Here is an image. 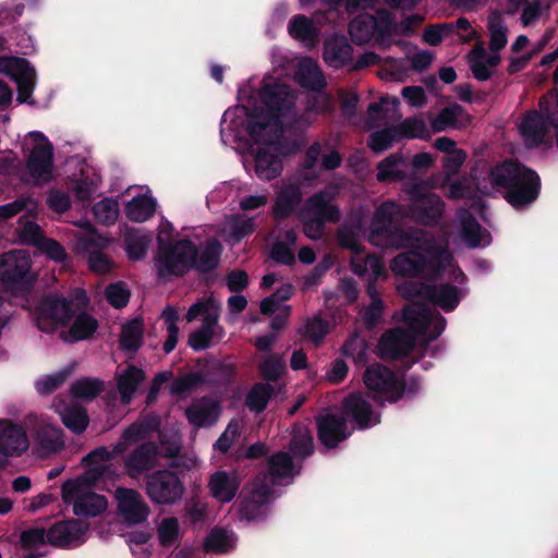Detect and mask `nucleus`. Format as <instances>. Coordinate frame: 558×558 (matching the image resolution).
Segmentation results:
<instances>
[{
  "instance_id": "f257e3e1",
  "label": "nucleus",
  "mask_w": 558,
  "mask_h": 558,
  "mask_svg": "<svg viewBox=\"0 0 558 558\" xmlns=\"http://www.w3.org/2000/svg\"><path fill=\"white\" fill-rule=\"evenodd\" d=\"M258 96L266 109L260 106L244 107L246 132L256 144L269 146L281 138L284 129L281 117L294 106L291 88L282 83H264Z\"/></svg>"
},
{
  "instance_id": "f03ea898",
  "label": "nucleus",
  "mask_w": 558,
  "mask_h": 558,
  "mask_svg": "<svg viewBox=\"0 0 558 558\" xmlns=\"http://www.w3.org/2000/svg\"><path fill=\"white\" fill-rule=\"evenodd\" d=\"M488 179L494 187L505 190L504 197L514 209L533 204L541 193L538 173L518 160L498 162L490 169Z\"/></svg>"
},
{
  "instance_id": "7ed1b4c3",
  "label": "nucleus",
  "mask_w": 558,
  "mask_h": 558,
  "mask_svg": "<svg viewBox=\"0 0 558 558\" xmlns=\"http://www.w3.org/2000/svg\"><path fill=\"white\" fill-rule=\"evenodd\" d=\"M397 209L398 206L393 202H385L376 209L372 220V236L383 238L387 245L398 248H418L423 242V231L397 227Z\"/></svg>"
},
{
  "instance_id": "20e7f679",
  "label": "nucleus",
  "mask_w": 558,
  "mask_h": 558,
  "mask_svg": "<svg viewBox=\"0 0 558 558\" xmlns=\"http://www.w3.org/2000/svg\"><path fill=\"white\" fill-rule=\"evenodd\" d=\"M158 253L156 268L159 278L183 277L191 270V260L196 253V244L189 238L167 243L157 238Z\"/></svg>"
},
{
  "instance_id": "39448f33",
  "label": "nucleus",
  "mask_w": 558,
  "mask_h": 558,
  "mask_svg": "<svg viewBox=\"0 0 558 558\" xmlns=\"http://www.w3.org/2000/svg\"><path fill=\"white\" fill-rule=\"evenodd\" d=\"M539 111L529 110L522 118L519 130L525 143L530 147H537L544 143L545 137L551 129L556 133V144L558 147V112L550 114L551 104L547 96H543L538 102Z\"/></svg>"
},
{
  "instance_id": "423d86ee",
  "label": "nucleus",
  "mask_w": 558,
  "mask_h": 558,
  "mask_svg": "<svg viewBox=\"0 0 558 558\" xmlns=\"http://www.w3.org/2000/svg\"><path fill=\"white\" fill-rule=\"evenodd\" d=\"M145 493L155 505L173 506L182 500L185 486L175 470L162 469L145 476Z\"/></svg>"
},
{
  "instance_id": "0eeeda50",
  "label": "nucleus",
  "mask_w": 558,
  "mask_h": 558,
  "mask_svg": "<svg viewBox=\"0 0 558 558\" xmlns=\"http://www.w3.org/2000/svg\"><path fill=\"white\" fill-rule=\"evenodd\" d=\"M32 260L22 253L9 252L0 255V282L12 293H27L35 279L31 275Z\"/></svg>"
},
{
  "instance_id": "6e6552de",
  "label": "nucleus",
  "mask_w": 558,
  "mask_h": 558,
  "mask_svg": "<svg viewBox=\"0 0 558 558\" xmlns=\"http://www.w3.org/2000/svg\"><path fill=\"white\" fill-rule=\"evenodd\" d=\"M74 314L72 300L50 293L43 296L35 308L36 326L44 332H52L59 327L66 326Z\"/></svg>"
},
{
  "instance_id": "1a4fd4ad",
  "label": "nucleus",
  "mask_w": 558,
  "mask_h": 558,
  "mask_svg": "<svg viewBox=\"0 0 558 558\" xmlns=\"http://www.w3.org/2000/svg\"><path fill=\"white\" fill-rule=\"evenodd\" d=\"M390 269L400 277H429L440 275L444 265L434 254H423L417 251H407L398 254L390 263Z\"/></svg>"
},
{
  "instance_id": "9d476101",
  "label": "nucleus",
  "mask_w": 558,
  "mask_h": 558,
  "mask_svg": "<svg viewBox=\"0 0 558 558\" xmlns=\"http://www.w3.org/2000/svg\"><path fill=\"white\" fill-rule=\"evenodd\" d=\"M363 381L371 391L386 395V400L390 403L398 402L405 393V380L399 379L389 367L379 363L366 368Z\"/></svg>"
},
{
  "instance_id": "9b49d317",
  "label": "nucleus",
  "mask_w": 558,
  "mask_h": 558,
  "mask_svg": "<svg viewBox=\"0 0 558 558\" xmlns=\"http://www.w3.org/2000/svg\"><path fill=\"white\" fill-rule=\"evenodd\" d=\"M272 488L263 481H255L253 487L246 494L241 492L238 498V513L242 520L262 521L265 520L269 504L272 500Z\"/></svg>"
},
{
  "instance_id": "f8f14e48",
  "label": "nucleus",
  "mask_w": 558,
  "mask_h": 558,
  "mask_svg": "<svg viewBox=\"0 0 558 558\" xmlns=\"http://www.w3.org/2000/svg\"><path fill=\"white\" fill-rule=\"evenodd\" d=\"M411 216L427 226L436 223L442 216L445 203L440 196L426 192L423 184L415 183L409 190Z\"/></svg>"
},
{
  "instance_id": "ddd939ff",
  "label": "nucleus",
  "mask_w": 558,
  "mask_h": 558,
  "mask_svg": "<svg viewBox=\"0 0 558 558\" xmlns=\"http://www.w3.org/2000/svg\"><path fill=\"white\" fill-rule=\"evenodd\" d=\"M409 295L422 296L445 312L454 311L461 301V291L451 283L412 284Z\"/></svg>"
},
{
  "instance_id": "4468645a",
  "label": "nucleus",
  "mask_w": 558,
  "mask_h": 558,
  "mask_svg": "<svg viewBox=\"0 0 558 558\" xmlns=\"http://www.w3.org/2000/svg\"><path fill=\"white\" fill-rule=\"evenodd\" d=\"M415 347V337L408 330L396 327L385 331L378 341V356L393 361L408 356Z\"/></svg>"
},
{
  "instance_id": "2eb2a0df",
  "label": "nucleus",
  "mask_w": 558,
  "mask_h": 558,
  "mask_svg": "<svg viewBox=\"0 0 558 558\" xmlns=\"http://www.w3.org/2000/svg\"><path fill=\"white\" fill-rule=\"evenodd\" d=\"M317 438L327 449H335L351 436L347 417L341 413H326L315 416Z\"/></svg>"
},
{
  "instance_id": "dca6fc26",
  "label": "nucleus",
  "mask_w": 558,
  "mask_h": 558,
  "mask_svg": "<svg viewBox=\"0 0 558 558\" xmlns=\"http://www.w3.org/2000/svg\"><path fill=\"white\" fill-rule=\"evenodd\" d=\"M119 514L129 523L137 524L147 520L149 507L138 492L118 487L116 490Z\"/></svg>"
},
{
  "instance_id": "f3484780",
  "label": "nucleus",
  "mask_w": 558,
  "mask_h": 558,
  "mask_svg": "<svg viewBox=\"0 0 558 558\" xmlns=\"http://www.w3.org/2000/svg\"><path fill=\"white\" fill-rule=\"evenodd\" d=\"M332 194L327 190L318 191L308 196L299 209L304 216L320 219L324 222L337 223L340 218V209L331 203Z\"/></svg>"
},
{
  "instance_id": "a211bd4d",
  "label": "nucleus",
  "mask_w": 558,
  "mask_h": 558,
  "mask_svg": "<svg viewBox=\"0 0 558 558\" xmlns=\"http://www.w3.org/2000/svg\"><path fill=\"white\" fill-rule=\"evenodd\" d=\"M26 169L35 184L50 182L53 169L52 145H35L26 160Z\"/></svg>"
},
{
  "instance_id": "6ab92c4d",
  "label": "nucleus",
  "mask_w": 558,
  "mask_h": 558,
  "mask_svg": "<svg viewBox=\"0 0 558 558\" xmlns=\"http://www.w3.org/2000/svg\"><path fill=\"white\" fill-rule=\"evenodd\" d=\"M86 471L75 478L66 480L62 484L61 496L64 504H69L72 497L82 489H90L96 483L101 480H109L111 477V468L106 464L87 465Z\"/></svg>"
},
{
  "instance_id": "aec40b11",
  "label": "nucleus",
  "mask_w": 558,
  "mask_h": 558,
  "mask_svg": "<svg viewBox=\"0 0 558 558\" xmlns=\"http://www.w3.org/2000/svg\"><path fill=\"white\" fill-rule=\"evenodd\" d=\"M159 456L158 447L151 441L137 446L124 460L126 474L131 478H137L145 472L151 471Z\"/></svg>"
},
{
  "instance_id": "412c9836",
  "label": "nucleus",
  "mask_w": 558,
  "mask_h": 558,
  "mask_svg": "<svg viewBox=\"0 0 558 558\" xmlns=\"http://www.w3.org/2000/svg\"><path fill=\"white\" fill-rule=\"evenodd\" d=\"M303 192L300 185L291 183L282 186L274 201L271 215L277 221H283L302 207Z\"/></svg>"
},
{
  "instance_id": "4be33fe9",
  "label": "nucleus",
  "mask_w": 558,
  "mask_h": 558,
  "mask_svg": "<svg viewBox=\"0 0 558 558\" xmlns=\"http://www.w3.org/2000/svg\"><path fill=\"white\" fill-rule=\"evenodd\" d=\"M0 430V452L4 457H20L28 448L24 427L11 421H2Z\"/></svg>"
},
{
  "instance_id": "5701e85b",
  "label": "nucleus",
  "mask_w": 558,
  "mask_h": 558,
  "mask_svg": "<svg viewBox=\"0 0 558 558\" xmlns=\"http://www.w3.org/2000/svg\"><path fill=\"white\" fill-rule=\"evenodd\" d=\"M220 415V405L217 401L203 397L193 401L185 409L186 420L196 428L214 425Z\"/></svg>"
},
{
  "instance_id": "b1692460",
  "label": "nucleus",
  "mask_w": 558,
  "mask_h": 558,
  "mask_svg": "<svg viewBox=\"0 0 558 558\" xmlns=\"http://www.w3.org/2000/svg\"><path fill=\"white\" fill-rule=\"evenodd\" d=\"M222 251V244L216 239L208 240L202 248L196 245V253L191 260V270L199 275L214 274L220 265Z\"/></svg>"
},
{
  "instance_id": "393cba45",
  "label": "nucleus",
  "mask_w": 558,
  "mask_h": 558,
  "mask_svg": "<svg viewBox=\"0 0 558 558\" xmlns=\"http://www.w3.org/2000/svg\"><path fill=\"white\" fill-rule=\"evenodd\" d=\"M345 417H351L360 429L368 428L379 421H372L373 408L368 401L357 393H350L342 403V412Z\"/></svg>"
},
{
  "instance_id": "a878e982",
  "label": "nucleus",
  "mask_w": 558,
  "mask_h": 558,
  "mask_svg": "<svg viewBox=\"0 0 558 558\" xmlns=\"http://www.w3.org/2000/svg\"><path fill=\"white\" fill-rule=\"evenodd\" d=\"M240 485V477L235 473H228L226 471L215 472L208 482L211 496L222 504H228L233 500Z\"/></svg>"
},
{
  "instance_id": "bb28decb",
  "label": "nucleus",
  "mask_w": 558,
  "mask_h": 558,
  "mask_svg": "<svg viewBox=\"0 0 558 558\" xmlns=\"http://www.w3.org/2000/svg\"><path fill=\"white\" fill-rule=\"evenodd\" d=\"M87 530V525L77 519L60 521L47 532V541L57 547H65L78 539Z\"/></svg>"
},
{
  "instance_id": "cd10ccee",
  "label": "nucleus",
  "mask_w": 558,
  "mask_h": 558,
  "mask_svg": "<svg viewBox=\"0 0 558 558\" xmlns=\"http://www.w3.org/2000/svg\"><path fill=\"white\" fill-rule=\"evenodd\" d=\"M68 505L73 506L76 517L95 518L108 507L107 498L102 495L82 489L75 494Z\"/></svg>"
},
{
  "instance_id": "c85d7f7f",
  "label": "nucleus",
  "mask_w": 558,
  "mask_h": 558,
  "mask_svg": "<svg viewBox=\"0 0 558 558\" xmlns=\"http://www.w3.org/2000/svg\"><path fill=\"white\" fill-rule=\"evenodd\" d=\"M472 122L471 116L459 104H452L439 111L432 121L434 132H442L448 128L464 129Z\"/></svg>"
},
{
  "instance_id": "c756f323",
  "label": "nucleus",
  "mask_w": 558,
  "mask_h": 558,
  "mask_svg": "<svg viewBox=\"0 0 558 558\" xmlns=\"http://www.w3.org/2000/svg\"><path fill=\"white\" fill-rule=\"evenodd\" d=\"M407 163L401 153H392L377 165L376 179L380 183L401 182L407 179V172L400 167Z\"/></svg>"
},
{
  "instance_id": "7c9ffc66",
  "label": "nucleus",
  "mask_w": 558,
  "mask_h": 558,
  "mask_svg": "<svg viewBox=\"0 0 558 558\" xmlns=\"http://www.w3.org/2000/svg\"><path fill=\"white\" fill-rule=\"evenodd\" d=\"M402 319L413 336H425L432 323V315L424 304L416 303L404 306Z\"/></svg>"
},
{
  "instance_id": "2f4dec72",
  "label": "nucleus",
  "mask_w": 558,
  "mask_h": 558,
  "mask_svg": "<svg viewBox=\"0 0 558 558\" xmlns=\"http://www.w3.org/2000/svg\"><path fill=\"white\" fill-rule=\"evenodd\" d=\"M151 235L142 229H128L123 236V246L130 260L138 262L146 257Z\"/></svg>"
},
{
  "instance_id": "473e14b6",
  "label": "nucleus",
  "mask_w": 558,
  "mask_h": 558,
  "mask_svg": "<svg viewBox=\"0 0 558 558\" xmlns=\"http://www.w3.org/2000/svg\"><path fill=\"white\" fill-rule=\"evenodd\" d=\"M353 47L344 38L329 40L324 47V60L335 69H341L352 62Z\"/></svg>"
},
{
  "instance_id": "72a5a7b5",
  "label": "nucleus",
  "mask_w": 558,
  "mask_h": 558,
  "mask_svg": "<svg viewBox=\"0 0 558 558\" xmlns=\"http://www.w3.org/2000/svg\"><path fill=\"white\" fill-rule=\"evenodd\" d=\"M144 320L135 317L126 322L121 329L119 348L129 353H136L143 345Z\"/></svg>"
},
{
  "instance_id": "f704fd0d",
  "label": "nucleus",
  "mask_w": 558,
  "mask_h": 558,
  "mask_svg": "<svg viewBox=\"0 0 558 558\" xmlns=\"http://www.w3.org/2000/svg\"><path fill=\"white\" fill-rule=\"evenodd\" d=\"M282 161L276 154L269 151L267 147L258 148L255 156V173L260 180L270 181L281 174Z\"/></svg>"
},
{
  "instance_id": "c9c22d12",
  "label": "nucleus",
  "mask_w": 558,
  "mask_h": 558,
  "mask_svg": "<svg viewBox=\"0 0 558 558\" xmlns=\"http://www.w3.org/2000/svg\"><path fill=\"white\" fill-rule=\"evenodd\" d=\"M97 328L96 318L87 313H81L75 317L69 330L60 332V337L65 342H77L92 338Z\"/></svg>"
},
{
  "instance_id": "e433bc0d",
  "label": "nucleus",
  "mask_w": 558,
  "mask_h": 558,
  "mask_svg": "<svg viewBox=\"0 0 558 558\" xmlns=\"http://www.w3.org/2000/svg\"><path fill=\"white\" fill-rule=\"evenodd\" d=\"M157 208L156 199L146 194L134 196L125 204V216L134 222H145L150 219Z\"/></svg>"
},
{
  "instance_id": "4c0bfd02",
  "label": "nucleus",
  "mask_w": 558,
  "mask_h": 558,
  "mask_svg": "<svg viewBox=\"0 0 558 558\" xmlns=\"http://www.w3.org/2000/svg\"><path fill=\"white\" fill-rule=\"evenodd\" d=\"M289 450L296 458L305 459L314 452V438L311 429L303 423H295L292 426V436Z\"/></svg>"
},
{
  "instance_id": "58836bf2",
  "label": "nucleus",
  "mask_w": 558,
  "mask_h": 558,
  "mask_svg": "<svg viewBox=\"0 0 558 558\" xmlns=\"http://www.w3.org/2000/svg\"><path fill=\"white\" fill-rule=\"evenodd\" d=\"M460 235L465 245L470 248H476L482 245L485 236L489 238V232L484 229L476 218L468 210L460 217Z\"/></svg>"
},
{
  "instance_id": "ea45409f",
  "label": "nucleus",
  "mask_w": 558,
  "mask_h": 558,
  "mask_svg": "<svg viewBox=\"0 0 558 558\" xmlns=\"http://www.w3.org/2000/svg\"><path fill=\"white\" fill-rule=\"evenodd\" d=\"M145 377V372L135 365H129L118 377L117 387L123 404L131 402L134 392Z\"/></svg>"
},
{
  "instance_id": "a19ab883",
  "label": "nucleus",
  "mask_w": 558,
  "mask_h": 558,
  "mask_svg": "<svg viewBox=\"0 0 558 558\" xmlns=\"http://www.w3.org/2000/svg\"><path fill=\"white\" fill-rule=\"evenodd\" d=\"M16 65L17 101L28 102L35 88V71L25 59H14Z\"/></svg>"
},
{
  "instance_id": "79ce46f5",
  "label": "nucleus",
  "mask_w": 558,
  "mask_h": 558,
  "mask_svg": "<svg viewBox=\"0 0 558 558\" xmlns=\"http://www.w3.org/2000/svg\"><path fill=\"white\" fill-rule=\"evenodd\" d=\"M275 395V388L268 383H256L252 386L245 398V405L257 414L264 412L269 400Z\"/></svg>"
},
{
  "instance_id": "37998d69",
  "label": "nucleus",
  "mask_w": 558,
  "mask_h": 558,
  "mask_svg": "<svg viewBox=\"0 0 558 558\" xmlns=\"http://www.w3.org/2000/svg\"><path fill=\"white\" fill-rule=\"evenodd\" d=\"M487 29L489 32V49L493 52L504 49L508 43V28L499 11L495 10L488 15Z\"/></svg>"
},
{
  "instance_id": "c03bdc74",
  "label": "nucleus",
  "mask_w": 558,
  "mask_h": 558,
  "mask_svg": "<svg viewBox=\"0 0 558 558\" xmlns=\"http://www.w3.org/2000/svg\"><path fill=\"white\" fill-rule=\"evenodd\" d=\"M375 20L373 14L363 13L355 16L350 25L349 32L354 43L361 45L376 37Z\"/></svg>"
},
{
  "instance_id": "a18cd8bd",
  "label": "nucleus",
  "mask_w": 558,
  "mask_h": 558,
  "mask_svg": "<svg viewBox=\"0 0 558 558\" xmlns=\"http://www.w3.org/2000/svg\"><path fill=\"white\" fill-rule=\"evenodd\" d=\"M268 469L272 483L293 476L294 463L292 457L284 451L272 454L268 460Z\"/></svg>"
},
{
  "instance_id": "49530a36",
  "label": "nucleus",
  "mask_w": 558,
  "mask_h": 558,
  "mask_svg": "<svg viewBox=\"0 0 558 558\" xmlns=\"http://www.w3.org/2000/svg\"><path fill=\"white\" fill-rule=\"evenodd\" d=\"M37 441L47 453H57L64 448L62 429L50 425L44 426L37 432Z\"/></svg>"
},
{
  "instance_id": "de8ad7c7",
  "label": "nucleus",
  "mask_w": 558,
  "mask_h": 558,
  "mask_svg": "<svg viewBox=\"0 0 558 558\" xmlns=\"http://www.w3.org/2000/svg\"><path fill=\"white\" fill-rule=\"evenodd\" d=\"M399 141L396 126L390 125L371 133L367 137V146L373 153L380 154L391 148Z\"/></svg>"
},
{
  "instance_id": "09e8293b",
  "label": "nucleus",
  "mask_w": 558,
  "mask_h": 558,
  "mask_svg": "<svg viewBox=\"0 0 558 558\" xmlns=\"http://www.w3.org/2000/svg\"><path fill=\"white\" fill-rule=\"evenodd\" d=\"M289 34L300 41H315L317 31L313 21L303 14L294 15L288 25Z\"/></svg>"
},
{
  "instance_id": "8fccbe9b",
  "label": "nucleus",
  "mask_w": 558,
  "mask_h": 558,
  "mask_svg": "<svg viewBox=\"0 0 558 558\" xmlns=\"http://www.w3.org/2000/svg\"><path fill=\"white\" fill-rule=\"evenodd\" d=\"M104 389V381L98 378L83 377L71 385V393L74 398L90 401Z\"/></svg>"
},
{
  "instance_id": "3c124183",
  "label": "nucleus",
  "mask_w": 558,
  "mask_h": 558,
  "mask_svg": "<svg viewBox=\"0 0 558 558\" xmlns=\"http://www.w3.org/2000/svg\"><path fill=\"white\" fill-rule=\"evenodd\" d=\"M232 533L226 529H213L204 542V550L213 554H225L232 547Z\"/></svg>"
},
{
  "instance_id": "603ef678",
  "label": "nucleus",
  "mask_w": 558,
  "mask_h": 558,
  "mask_svg": "<svg viewBox=\"0 0 558 558\" xmlns=\"http://www.w3.org/2000/svg\"><path fill=\"white\" fill-rule=\"evenodd\" d=\"M399 138H426L429 136L428 129L424 120L412 117L395 125Z\"/></svg>"
},
{
  "instance_id": "864d4df0",
  "label": "nucleus",
  "mask_w": 558,
  "mask_h": 558,
  "mask_svg": "<svg viewBox=\"0 0 558 558\" xmlns=\"http://www.w3.org/2000/svg\"><path fill=\"white\" fill-rule=\"evenodd\" d=\"M300 84L311 90L320 92L326 87V80L317 64L310 61L302 66L300 72Z\"/></svg>"
},
{
  "instance_id": "5fc2aeb1",
  "label": "nucleus",
  "mask_w": 558,
  "mask_h": 558,
  "mask_svg": "<svg viewBox=\"0 0 558 558\" xmlns=\"http://www.w3.org/2000/svg\"><path fill=\"white\" fill-rule=\"evenodd\" d=\"M300 332L313 344L318 345L329 332V324L326 319L317 315L307 319Z\"/></svg>"
},
{
  "instance_id": "6e6d98bb",
  "label": "nucleus",
  "mask_w": 558,
  "mask_h": 558,
  "mask_svg": "<svg viewBox=\"0 0 558 558\" xmlns=\"http://www.w3.org/2000/svg\"><path fill=\"white\" fill-rule=\"evenodd\" d=\"M93 214L98 223L110 226L118 218V202L112 198H104L93 206Z\"/></svg>"
},
{
  "instance_id": "4d7b16f0",
  "label": "nucleus",
  "mask_w": 558,
  "mask_h": 558,
  "mask_svg": "<svg viewBox=\"0 0 558 558\" xmlns=\"http://www.w3.org/2000/svg\"><path fill=\"white\" fill-rule=\"evenodd\" d=\"M62 422L66 428L80 435L87 428L89 417L84 408L75 407L66 410L62 416Z\"/></svg>"
},
{
  "instance_id": "13d9d810",
  "label": "nucleus",
  "mask_w": 558,
  "mask_h": 558,
  "mask_svg": "<svg viewBox=\"0 0 558 558\" xmlns=\"http://www.w3.org/2000/svg\"><path fill=\"white\" fill-rule=\"evenodd\" d=\"M159 544L162 547L174 545L180 535L179 520L175 517H168L161 520L157 529Z\"/></svg>"
},
{
  "instance_id": "bf43d9fd",
  "label": "nucleus",
  "mask_w": 558,
  "mask_h": 558,
  "mask_svg": "<svg viewBox=\"0 0 558 558\" xmlns=\"http://www.w3.org/2000/svg\"><path fill=\"white\" fill-rule=\"evenodd\" d=\"M375 20V32L376 39L383 40L386 37L391 36L397 32V24L392 19V14L390 11L386 9L377 10L375 14H373Z\"/></svg>"
},
{
  "instance_id": "052dcab7",
  "label": "nucleus",
  "mask_w": 558,
  "mask_h": 558,
  "mask_svg": "<svg viewBox=\"0 0 558 558\" xmlns=\"http://www.w3.org/2000/svg\"><path fill=\"white\" fill-rule=\"evenodd\" d=\"M466 153L463 149L453 150L450 154H447L441 159V165L444 169V182H449L451 178L459 173L461 167L466 160Z\"/></svg>"
},
{
  "instance_id": "680f3d73",
  "label": "nucleus",
  "mask_w": 558,
  "mask_h": 558,
  "mask_svg": "<svg viewBox=\"0 0 558 558\" xmlns=\"http://www.w3.org/2000/svg\"><path fill=\"white\" fill-rule=\"evenodd\" d=\"M107 302L114 308L126 306L130 300V290L123 281L109 283L105 290Z\"/></svg>"
},
{
  "instance_id": "e2e57ef3",
  "label": "nucleus",
  "mask_w": 558,
  "mask_h": 558,
  "mask_svg": "<svg viewBox=\"0 0 558 558\" xmlns=\"http://www.w3.org/2000/svg\"><path fill=\"white\" fill-rule=\"evenodd\" d=\"M286 368L283 360L279 355H270L263 361L258 371L260 376L269 384L270 381H277Z\"/></svg>"
},
{
  "instance_id": "0e129e2a",
  "label": "nucleus",
  "mask_w": 558,
  "mask_h": 558,
  "mask_svg": "<svg viewBox=\"0 0 558 558\" xmlns=\"http://www.w3.org/2000/svg\"><path fill=\"white\" fill-rule=\"evenodd\" d=\"M441 187L447 189L446 196L450 199H462L472 194V185L465 177L459 178L457 180H449V182H444L441 180Z\"/></svg>"
},
{
  "instance_id": "69168bd1",
  "label": "nucleus",
  "mask_w": 558,
  "mask_h": 558,
  "mask_svg": "<svg viewBox=\"0 0 558 558\" xmlns=\"http://www.w3.org/2000/svg\"><path fill=\"white\" fill-rule=\"evenodd\" d=\"M254 218L235 216L230 222V235L234 242H241L244 238L255 232Z\"/></svg>"
},
{
  "instance_id": "338daca9",
  "label": "nucleus",
  "mask_w": 558,
  "mask_h": 558,
  "mask_svg": "<svg viewBox=\"0 0 558 558\" xmlns=\"http://www.w3.org/2000/svg\"><path fill=\"white\" fill-rule=\"evenodd\" d=\"M204 381L201 373H189L174 379L170 385V393L174 396H181L185 392L193 390L195 387Z\"/></svg>"
},
{
  "instance_id": "774afa93",
  "label": "nucleus",
  "mask_w": 558,
  "mask_h": 558,
  "mask_svg": "<svg viewBox=\"0 0 558 558\" xmlns=\"http://www.w3.org/2000/svg\"><path fill=\"white\" fill-rule=\"evenodd\" d=\"M486 57V51L483 48H476L472 50L470 61H471V72L473 76L480 81L485 82L492 77V71L484 62V58Z\"/></svg>"
}]
</instances>
